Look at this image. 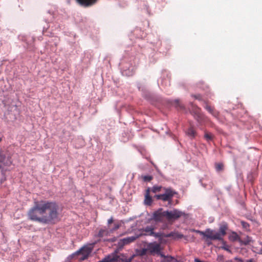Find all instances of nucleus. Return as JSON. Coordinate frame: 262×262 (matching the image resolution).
Returning <instances> with one entry per match:
<instances>
[{"label":"nucleus","instance_id":"nucleus-12","mask_svg":"<svg viewBox=\"0 0 262 262\" xmlns=\"http://www.w3.org/2000/svg\"><path fill=\"white\" fill-rule=\"evenodd\" d=\"M150 188H148L146 190L145 194L144 204L146 205L150 206L152 203V197L150 195Z\"/></svg>","mask_w":262,"mask_h":262},{"label":"nucleus","instance_id":"nucleus-13","mask_svg":"<svg viewBox=\"0 0 262 262\" xmlns=\"http://www.w3.org/2000/svg\"><path fill=\"white\" fill-rule=\"evenodd\" d=\"M154 227L152 226H147L143 229V231H144L145 233H142V235L151 236L154 234Z\"/></svg>","mask_w":262,"mask_h":262},{"label":"nucleus","instance_id":"nucleus-29","mask_svg":"<svg viewBox=\"0 0 262 262\" xmlns=\"http://www.w3.org/2000/svg\"><path fill=\"white\" fill-rule=\"evenodd\" d=\"M222 248L227 251L230 252L229 247L227 245H225V246L222 247Z\"/></svg>","mask_w":262,"mask_h":262},{"label":"nucleus","instance_id":"nucleus-36","mask_svg":"<svg viewBox=\"0 0 262 262\" xmlns=\"http://www.w3.org/2000/svg\"><path fill=\"white\" fill-rule=\"evenodd\" d=\"M130 260H128L127 262H130Z\"/></svg>","mask_w":262,"mask_h":262},{"label":"nucleus","instance_id":"nucleus-21","mask_svg":"<svg viewBox=\"0 0 262 262\" xmlns=\"http://www.w3.org/2000/svg\"><path fill=\"white\" fill-rule=\"evenodd\" d=\"M6 179L4 169L0 168V183L4 182Z\"/></svg>","mask_w":262,"mask_h":262},{"label":"nucleus","instance_id":"nucleus-4","mask_svg":"<svg viewBox=\"0 0 262 262\" xmlns=\"http://www.w3.org/2000/svg\"><path fill=\"white\" fill-rule=\"evenodd\" d=\"M151 220L156 222L165 223L166 221V211L163 208L158 209L153 213Z\"/></svg>","mask_w":262,"mask_h":262},{"label":"nucleus","instance_id":"nucleus-32","mask_svg":"<svg viewBox=\"0 0 262 262\" xmlns=\"http://www.w3.org/2000/svg\"><path fill=\"white\" fill-rule=\"evenodd\" d=\"M113 222V217L110 218L108 220L107 223L108 224H111Z\"/></svg>","mask_w":262,"mask_h":262},{"label":"nucleus","instance_id":"nucleus-3","mask_svg":"<svg viewBox=\"0 0 262 262\" xmlns=\"http://www.w3.org/2000/svg\"><path fill=\"white\" fill-rule=\"evenodd\" d=\"M227 229V225H223L220 227L219 231L217 232H216L214 230L210 229H207L205 231H202L195 229L193 230V231L200 234L201 235H203L204 237L212 240L223 241V237L226 234Z\"/></svg>","mask_w":262,"mask_h":262},{"label":"nucleus","instance_id":"nucleus-24","mask_svg":"<svg viewBox=\"0 0 262 262\" xmlns=\"http://www.w3.org/2000/svg\"><path fill=\"white\" fill-rule=\"evenodd\" d=\"M215 166V169L217 171H222L224 169V165L222 163H216Z\"/></svg>","mask_w":262,"mask_h":262},{"label":"nucleus","instance_id":"nucleus-2","mask_svg":"<svg viewBox=\"0 0 262 262\" xmlns=\"http://www.w3.org/2000/svg\"><path fill=\"white\" fill-rule=\"evenodd\" d=\"M162 190L164 191V193L160 194H156L154 196V198L157 200H161L163 202L167 201L169 204H171L173 196L176 194V192L173 189L170 187L165 188L158 185L154 186L150 188V191L155 193L160 192Z\"/></svg>","mask_w":262,"mask_h":262},{"label":"nucleus","instance_id":"nucleus-34","mask_svg":"<svg viewBox=\"0 0 262 262\" xmlns=\"http://www.w3.org/2000/svg\"><path fill=\"white\" fill-rule=\"evenodd\" d=\"M247 262H253V260L250 259V260H248Z\"/></svg>","mask_w":262,"mask_h":262},{"label":"nucleus","instance_id":"nucleus-7","mask_svg":"<svg viewBox=\"0 0 262 262\" xmlns=\"http://www.w3.org/2000/svg\"><path fill=\"white\" fill-rule=\"evenodd\" d=\"M92 248L89 246H84L81 248L79 251L77 252L78 254H81L82 256L80 258V260H84L87 259L91 253L92 252Z\"/></svg>","mask_w":262,"mask_h":262},{"label":"nucleus","instance_id":"nucleus-8","mask_svg":"<svg viewBox=\"0 0 262 262\" xmlns=\"http://www.w3.org/2000/svg\"><path fill=\"white\" fill-rule=\"evenodd\" d=\"M192 114L195 119L199 123H202L204 120V116L201 112V109L198 107H196L193 111Z\"/></svg>","mask_w":262,"mask_h":262},{"label":"nucleus","instance_id":"nucleus-5","mask_svg":"<svg viewBox=\"0 0 262 262\" xmlns=\"http://www.w3.org/2000/svg\"><path fill=\"white\" fill-rule=\"evenodd\" d=\"M11 163L9 154L4 151H0V168L4 169V167L9 166Z\"/></svg>","mask_w":262,"mask_h":262},{"label":"nucleus","instance_id":"nucleus-6","mask_svg":"<svg viewBox=\"0 0 262 262\" xmlns=\"http://www.w3.org/2000/svg\"><path fill=\"white\" fill-rule=\"evenodd\" d=\"M183 215V212L177 210L173 209L171 211H166V221L169 222H172Z\"/></svg>","mask_w":262,"mask_h":262},{"label":"nucleus","instance_id":"nucleus-22","mask_svg":"<svg viewBox=\"0 0 262 262\" xmlns=\"http://www.w3.org/2000/svg\"><path fill=\"white\" fill-rule=\"evenodd\" d=\"M252 241V238L249 236H247L243 240L239 241V242L246 245L249 244Z\"/></svg>","mask_w":262,"mask_h":262},{"label":"nucleus","instance_id":"nucleus-15","mask_svg":"<svg viewBox=\"0 0 262 262\" xmlns=\"http://www.w3.org/2000/svg\"><path fill=\"white\" fill-rule=\"evenodd\" d=\"M152 236H153L156 238H162L163 237H171V236H173V233H172V232H171L167 235H164L162 232H157V233L154 232V234H152Z\"/></svg>","mask_w":262,"mask_h":262},{"label":"nucleus","instance_id":"nucleus-25","mask_svg":"<svg viewBox=\"0 0 262 262\" xmlns=\"http://www.w3.org/2000/svg\"><path fill=\"white\" fill-rule=\"evenodd\" d=\"M241 223L243 228L247 230L249 228V224L248 223L245 221H241Z\"/></svg>","mask_w":262,"mask_h":262},{"label":"nucleus","instance_id":"nucleus-33","mask_svg":"<svg viewBox=\"0 0 262 262\" xmlns=\"http://www.w3.org/2000/svg\"><path fill=\"white\" fill-rule=\"evenodd\" d=\"M247 262H253V260L250 259V260H248Z\"/></svg>","mask_w":262,"mask_h":262},{"label":"nucleus","instance_id":"nucleus-16","mask_svg":"<svg viewBox=\"0 0 262 262\" xmlns=\"http://www.w3.org/2000/svg\"><path fill=\"white\" fill-rule=\"evenodd\" d=\"M229 238L231 241L232 242H235L236 241H238L239 242V241L241 240L238 235L235 232H232V233L230 235Z\"/></svg>","mask_w":262,"mask_h":262},{"label":"nucleus","instance_id":"nucleus-28","mask_svg":"<svg viewBox=\"0 0 262 262\" xmlns=\"http://www.w3.org/2000/svg\"><path fill=\"white\" fill-rule=\"evenodd\" d=\"M173 233V236L171 237H173L174 238H181L183 237V235L182 234H178V233Z\"/></svg>","mask_w":262,"mask_h":262},{"label":"nucleus","instance_id":"nucleus-17","mask_svg":"<svg viewBox=\"0 0 262 262\" xmlns=\"http://www.w3.org/2000/svg\"><path fill=\"white\" fill-rule=\"evenodd\" d=\"M186 134L188 136L193 138L195 137L196 133L194 128L192 127H190L188 129L187 131L186 132Z\"/></svg>","mask_w":262,"mask_h":262},{"label":"nucleus","instance_id":"nucleus-9","mask_svg":"<svg viewBox=\"0 0 262 262\" xmlns=\"http://www.w3.org/2000/svg\"><path fill=\"white\" fill-rule=\"evenodd\" d=\"M147 250L151 253H159L160 252V245L156 243H150L147 246Z\"/></svg>","mask_w":262,"mask_h":262},{"label":"nucleus","instance_id":"nucleus-23","mask_svg":"<svg viewBox=\"0 0 262 262\" xmlns=\"http://www.w3.org/2000/svg\"><path fill=\"white\" fill-rule=\"evenodd\" d=\"M204 138L207 141H210L213 139V135L210 133L206 132Z\"/></svg>","mask_w":262,"mask_h":262},{"label":"nucleus","instance_id":"nucleus-18","mask_svg":"<svg viewBox=\"0 0 262 262\" xmlns=\"http://www.w3.org/2000/svg\"><path fill=\"white\" fill-rule=\"evenodd\" d=\"M118 258V256H114L113 257L108 256L107 258H105L103 260L99 261L98 262H113L115 261H117Z\"/></svg>","mask_w":262,"mask_h":262},{"label":"nucleus","instance_id":"nucleus-31","mask_svg":"<svg viewBox=\"0 0 262 262\" xmlns=\"http://www.w3.org/2000/svg\"><path fill=\"white\" fill-rule=\"evenodd\" d=\"M152 179V177L150 176H146L144 177V180L146 181H149Z\"/></svg>","mask_w":262,"mask_h":262},{"label":"nucleus","instance_id":"nucleus-19","mask_svg":"<svg viewBox=\"0 0 262 262\" xmlns=\"http://www.w3.org/2000/svg\"><path fill=\"white\" fill-rule=\"evenodd\" d=\"M109 234V231L108 230L106 229H101L99 231V233L98 234V236L100 237H102L105 236H107Z\"/></svg>","mask_w":262,"mask_h":262},{"label":"nucleus","instance_id":"nucleus-35","mask_svg":"<svg viewBox=\"0 0 262 262\" xmlns=\"http://www.w3.org/2000/svg\"><path fill=\"white\" fill-rule=\"evenodd\" d=\"M2 140V139L1 138H0V142H1Z\"/></svg>","mask_w":262,"mask_h":262},{"label":"nucleus","instance_id":"nucleus-14","mask_svg":"<svg viewBox=\"0 0 262 262\" xmlns=\"http://www.w3.org/2000/svg\"><path fill=\"white\" fill-rule=\"evenodd\" d=\"M161 257L164 258V262H178V260L173 257L170 256H165L161 254Z\"/></svg>","mask_w":262,"mask_h":262},{"label":"nucleus","instance_id":"nucleus-27","mask_svg":"<svg viewBox=\"0 0 262 262\" xmlns=\"http://www.w3.org/2000/svg\"><path fill=\"white\" fill-rule=\"evenodd\" d=\"M120 227V224L119 223H115L114 224V227L111 230V232H113L114 231H115L117 229H118Z\"/></svg>","mask_w":262,"mask_h":262},{"label":"nucleus","instance_id":"nucleus-10","mask_svg":"<svg viewBox=\"0 0 262 262\" xmlns=\"http://www.w3.org/2000/svg\"><path fill=\"white\" fill-rule=\"evenodd\" d=\"M77 3L80 5L88 7L95 4L98 0H76Z\"/></svg>","mask_w":262,"mask_h":262},{"label":"nucleus","instance_id":"nucleus-1","mask_svg":"<svg viewBox=\"0 0 262 262\" xmlns=\"http://www.w3.org/2000/svg\"><path fill=\"white\" fill-rule=\"evenodd\" d=\"M28 218L43 224H54L59 221V207L53 201H35L27 213Z\"/></svg>","mask_w":262,"mask_h":262},{"label":"nucleus","instance_id":"nucleus-30","mask_svg":"<svg viewBox=\"0 0 262 262\" xmlns=\"http://www.w3.org/2000/svg\"><path fill=\"white\" fill-rule=\"evenodd\" d=\"M193 97H194L196 99H198L199 100H201V96L200 95H192Z\"/></svg>","mask_w":262,"mask_h":262},{"label":"nucleus","instance_id":"nucleus-20","mask_svg":"<svg viewBox=\"0 0 262 262\" xmlns=\"http://www.w3.org/2000/svg\"><path fill=\"white\" fill-rule=\"evenodd\" d=\"M137 237H138V236L128 237L127 238H123L122 239V242L123 243V244H127L135 241Z\"/></svg>","mask_w":262,"mask_h":262},{"label":"nucleus","instance_id":"nucleus-11","mask_svg":"<svg viewBox=\"0 0 262 262\" xmlns=\"http://www.w3.org/2000/svg\"><path fill=\"white\" fill-rule=\"evenodd\" d=\"M203 106L205 107V108L214 117H217L218 116V112L215 110L213 107H212L210 105H208L206 102H204Z\"/></svg>","mask_w":262,"mask_h":262},{"label":"nucleus","instance_id":"nucleus-26","mask_svg":"<svg viewBox=\"0 0 262 262\" xmlns=\"http://www.w3.org/2000/svg\"><path fill=\"white\" fill-rule=\"evenodd\" d=\"M174 103L176 104V107H179L180 108H181V109H183L184 108V106L182 104H180L179 100H176L174 101Z\"/></svg>","mask_w":262,"mask_h":262}]
</instances>
